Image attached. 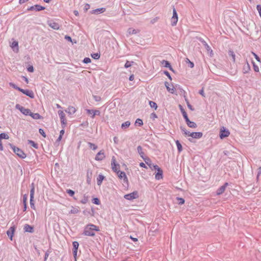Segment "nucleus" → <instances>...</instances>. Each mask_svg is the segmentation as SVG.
<instances>
[{"label":"nucleus","instance_id":"nucleus-1","mask_svg":"<svg viewBox=\"0 0 261 261\" xmlns=\"http://www.w3.org/2000/svg\"><path fill=\"white\" fill-rule=\"evenodd\" d=\"M99 230L98 226L90 223L87 224L84 227L83 234L85 236L94 237L95 235V232L99 231Z\"/></svg>","mask_w":261,"mask_h":261},{"label":"nucleus","instance_id":"nucleus-2","mask_svg":"<svg viewBox=\"0 0 261 261\" xmlns=\"http://www.w3.org/2000/svg\"><path fill=\"white\" fill-rule=\"evenodd\" d=\"M9 145L10 148L12 149L13 152L20 158L23 159L26 158V154L23 152V151L21 149L16 147V146L12 144H9Z\"/></svg>","mask_w":261,"mask_h":261},{"label":"nucleus","instance_id":"nucleus-3","mask_svg":"<svg viewBox=\"0 0 261 261\" xmlns=\"http://www.w3.org/2000/svg\"><path fill=\"white\" fill-rule=\"evenodd\" d=\"M34 194H35V184L34 182H32L31 185L30 203L31 207L33 210H35L36 207L35 206V201L34 200Z\"/></svg>","mask_w":261,"mask_h":261},{"label":"nucleus","instance_id":"nucleus-4","mask_svg":"<svg viewBox=\"0 0 261 261\" xmlns=\"http://www.w3.org/2000/svg\"><path fill=\"white\" fill-rule=\"evenodd\" d=\"M116 173L117 174L118 177L123 180V185L124 187L127 188L129 185V182L125 173L124 171L120 170H119Z\"/></svg>","mask_w":261,"mask_h":261},{"label":"nucleus","instance_id":"nucleus-5","mask_svg":"<svg viewBox=\"0 0 261 261\" xmlns=\"http://www.w3.org/2000/svg\"><path fill=\"white\" fill-rule=\"evenodd\" d=\"M154 170H156L157 172L155 174V178L157 180L162 179L163 177V171L162 169L159 167L157 165L153 166Z\"/></svg>","mask_w":261,"mask_h":261},{"label":"nucleus","instance_id":"nucleus-6","mask_svg":"<svg viewBox=\"0 0 261 261\" xmlns=\"http://www.w3.org/2000/svg\"><path fill=\"white\" fill-rule=\"evenodd\" d=\"M15 108L18 110L22 114L25 116H30L31 114V110L29 109L25 108L24 107L20 106L19 104H16Z\"/></svg>","mask_w":261,"mask_h":261},{"label":"nucleus","instance_id":"nucleus-7","mask_svg":"<svg viewBox=\"0 0 261 261\" xmlns=\"http://www.w3.org/2000/svg\"><path fill=\"white\" fill-rule=\"evenodd\" d=\"M173 7V16L171 18V24L172 26L176 25L178 21V14L174 6Z\"/></svg>","mask_w":261,"mask_h":261},{"label":"nucleus","instance_id":"nucleus-8","mask_svg":"<svg viewBox=\"0 0 261 261\" xmlns=\"http://www.w3.org/2000/svg\"><path fill=\"white\" fill-rule=\"evenodd\" d=\"M45 9V8L43 6H42L40 5L36 4L34 6H32L27 9V11H35L36 12L40 11L42 10H44Z\"/></svg>","mask_w":261,"mask_h":261},{"label":"nucleus","instance_id":"nucleus-9","mask_svg":"<svg viewBox=\"0 0 261 261\" xmlns=\"http://www.w3.org/2000/svg\"><path fill=\"white\" fill-rule=\"evenodd\" d=\"M230 134V132L229 130L226 128L224 127H222L221 128L219 133V137L220 139H223L227 137H228Z\"/></svg>","mask_w":261,"mask_h":261},{"label":"nucleus","instance_id":"nucleus-10","mask_svg":"<svg viewBox=\"0 0 261 261\" xmlns=\"http://www.w3.org/2000/svg\"><path fill=\"white\" fill-rule=\"evenodd\" d=\"M139 197L138 193L137 191H134L133 192L125 194L124 196V198L128 200H132L133 199H136Z\"/></svg>","mask_w":261,"mask_h":261},{"label":"nucleus","instance_id":"nucleus-11","mask_svg":"<svg viewBox=\"0 0 261 261\" xmlns=\"http://www.w3.org/2000/svg\"><path fill=\"white\" fill-rule=\"evenodd\" d=\"M111 166H112V170L114 172H117L120 169V165L116 163V159L114 156L112 157V162H111Z\"/></svg>","mask_w":261,"mask_h":261},{"label":"nucleus","instance_id":"nucleus-12","mask_svg":"<svg viewBox=\"0 0 261 261\" xmlns=\"http://www.w3.org/2000/svg\"><path fill=\"white\" fill-rule=\"evenodd\" d=\"M47 24L54 30H58L60 29V24L54 20H47Z\"/></svg>","mask_w":261,"mask_h":261},{"label":"nucleus","instance_id":"nucleus-13","mask_svg":"<svg viewBox=\"0 0 261 261\" xmlns=\"http://www.w3.org/2000/svg\"><path fill=\"white\" fill-rule=\"evenodd\" d=\"M16 228V227L15 225H14L11 226L7 231V234L8 235V237L9 238L11 241L13 240V238L14 236V233L15 231Z\"/></svg>","mask_w":261,"mask_h":261},{"label":"nucleus","instance_id":"nucleus-14","mask_svg":"<svg viewBox=\"0 0 261 261\" xmlns=\"http://www.w3.org/2000/svg\"><path fill=\"white\" fill-rule=\"evenodd\" d=\"M19 91L22 92L23 94L26 95L27 96H29V97L31 98H34V94L33 91L29 89H23L22 88H20V89H19Z\"/></svg>","mask_w":261,"mask_h":261},{"label":"nucleus","instance_id":"nucleus-15","mask_svg":"<svg viewBox=\"0 0 261 261\" xmlns=\"http://www.w3.org/2000/svg\"><path fill=\"white\" fill-rule=\"evenodd\" d=\"M72 252L73 256L75 258H76L77 253V249L79 246V243L77 241H74L72 242Z\"/></svg>","mask_w":261,"mask_h":261},{"label":"nucleus","instance_id":"nucleus-16","mask_svg":"<svg viewBox=\"0 0 261 261\" xmlns=\"http://www.w3.org/2000/svg\"><path fill=\"white\" fill-rule=\"evenodd\" d=\"M228 185V182H225L223 186L219 187L216 191L217 195H220L223 194L224 192V191L226 189V188L227 187V186Z\"/></svg>","mask_w":261,"mask_h":261},{"label":"nucleus","instance_id":"nucleus-17","mask_svg":"<svg viewBox=\"0 0 261 261\" xmlns=\"http://www.w3.org/2000/svg\"><path fill=\"white\" fill-rule=\"evenodd\" d=\"M105 158L104 152L102 150L99 151L96 155L95 160L96 161H102Z\"/></svg>","mask_w":261,"mask_h":261},{"label":"nucleus","instance_id":"nucleus-18","mask_svg":"<svg viewBox=\"0 0 261 261\" xmlns=\"http://www.w3.org/2000/svg\"><path fill=\"white\" fill-rule=\"evenodd\" d=\"M23 230L24 232L33 233L34 231V228L33 226L25 224L24 225Z\"/></svg>","mask_w":261,"mask_h":261},{"label":"nucleus","instance_id":"nucleus-19","mask_svg":"<svg viewBox=\"0 0 261 261\" xmlns=\"http://www.w3.org/2000/svg\"><path fill=\"white\" fill-rule=\"evenodd\" d=\"M92 172L90 169H88L86 175V182L87 184L90 185L91 182Z\"/></svg>","mask_w":261,"mask_h":261},{"label":"nucleus","instance_id":"nucleus-20","mask_svg":"<svg viewBox=\"0 0 261 261\" xmlns=\"http://www.w3.org/2000/svg\"><path fill=\"white\" fill-rule=\"evenodd\" d=\"M251 70L250 66L247 61V60H246V63L244 65L243 67V72L245 74L249 72V71Z\"/></svg>","mask_w":261,"mask_h":261},{"label":"nucleus","instance_id":"nucleus-21","mask_svg":"<svg viewBox=\"0 0 261 261\" xmlns=\"http://www.w3.org/2000/svg\"><path fill=\"white\" fill-rule=\"evenodd\" d=\"M165 85L166 89L168 92H169L170 93H171L172 94L174 93L175 89L172 84L170 86L169 84L168 83V82H165Z\"/></svg>","mask_w":261,"mask_h":261},{"label":"nucleus","instance_id":"nucleus-22","mask_svg":"<svg viewBox=\"0 0 261 261\" xmlns=\"http://www.w3.org/2000/svg\"><path fill=\"white\" fill-rule=\"evenodd\" d=\"M161 64L164 67L168 68L170 70L174 72L172 66L171 65L170 62L166 60H163L161 62Z\"/></svg>","mask_w":261,"mask_h":261},{"label":"nucleus","instance_id":"nucleus-23","mask_svg":"<svg viewBox=\"0 0 261 261\" xmlns=\"http://www.w3.org/2000/svg\"><path fill=\"white\" fill-rule=\"evenodd\" d=\"M202 132H192L190 134V137L194 139H200L202 137Z\"/></svg>","mask_w":261,"mask_h":261},{"label":"nucleus","instance_id":"nucleus-24","mask_svg":"<svg viewBox=\"0 0 261 261\" xmlns=\"http://www.w3.org/2000/svg\"><path fill=\"white\" fill-rule=\"evenodd\" d=\"M105 8H100L92 10L90 13L91 14H100L106 11Z\"/></svg>","mask_w":261,"mask_h":261},{"label":"nucleus","instance_id":"nucleus-25","mask_svg":"<svg viewBox=\"0 0 261 261\" xmlns=\"http://www.w3.org/2000/svg\"><path fill=\"white\" fill-rule=\"evenodd\" d=\"M143 160L151 169H153V166H154L155 165L152 163L151 160L147 156L146 158H145V159H144Z\"/></svg>","mask_w":261,"mask_h":261},{"label":"nucleus","instance_id":"nucleus-26","mask_svg":"<svg viewBox=\"0 0 261 261\" xmlns=\"http://www.w3.org/2000/svg\"><path fill=\"white\" fill-rule=\"evenodd\" d=\"M179 108L181 113H182V115L183 116V117H184L185 121L188 120L189 119V117L188 116V115H187L186 112L185 111V109H184V108L180 105H179Z\"/></svg>","mask_w":261,"mask_h":261},{"label":"nucleus","instance_id":"nucleus-27","mask_svg":"<svg viewBox=\"0 0 261 261\" xmlns=\"http://www.w3.org/2000/svg\"><path fill=\"white\" fill-rule=\"evenodd\" d=\"M76 111V109L74 107L71 106H69L67 110H65V112L69 115H72L74 114Z\"/></svg>","mask_w":261,"mask_h":261},{"label":"nucleus","instance_id":"nucleus-28","mask_svg":"<svg viewBox=\"0 0 261 261\" xmlns=\"http://www.w3.org/2000/svg\"><path fill=\"white\" fill-rule=\"evenodd\" d=\"M105 176L102 174H99L97 177V184L98 186H100L102 181L105 179Z\"/></svg>","mask_w":261,"mask_h":261},{"label":"nucleus","instance_id":"nucleus-29","mask_svg":"<svg viewBox=\"0 0 261 261\" xmlns=\"http://www.w3.org/2000/svg\"><path fill=\"white\" fill-rule=\"evenodd\" d=\"M137 151L143 160L145 159V158L147 157L145 155L144 152L143 151V148L141 146H138L137 147Z\"/></svg>","mask_w":261,"mask_h":261},{"label":"nucleus","instance_id":"nucleus-30","mask_svg":"<svg viewBox=\"0 0 261 261\" xmlns=\"http://www.w3.org/2000/svg\"><path fill=\"white\" fill-rule=\"evenodd\" d=\"M32 118L35 120L41 119L43 118V117L41 116L39 113H33L31 112L30 115Z\"/></svg>","mask_w":261,"mask_h":261},{"label":"nucleus","instance_id":"nucleus-31","mask_svg":"<svg viewBox=\"0 0 261 261\" xmlns=\"http://www.w3.org/2000/svg\"><path fill=\"white\" fill-rule=\"evenodd\" d=\"M186 122L188 126L191 128H196L197 126L195 122L190 121L189 119L186 121Z\"/></svg>","mask_w":261,"mask_h":261},{"label":"nucleus","instance_id":"nucleus-32","mask_svg":"<svg viewBox=\"0 0 261 261\" xmlns=\"http://www.w3.org/2000/svg\"><path fill=\"white\" fill-rule=\"evenodd\" d=\"M175 143L177 146V150L179 153L181 152L182 150V147L181 143L178 140L175 141Z\"/></svg>","mask_w":261,"mask_h":261},{"label":"nucleus","instance_id":"nucleus-33","mask_svg":"<svg viewBox=\"0 0 261 261\" xmlns=\"http://www.w3.org/2000/svg\"><path fill=\"white\" fill-rule=\"evenodd\" d=\"M28 143L32 145L34 148L36 149L38 148V144L33 140H28Z\"/></svg>","mask_w":261,"mask_h":261},{"label":"nucleus","instance_id":"nucleus-34","mask_svg":"<svg viewBox=\"0 0 261 261\" xmlns=\"http://www.w3.org/2000/svg\"><path fill=\"white\" fill-rule=\"evenodd\" d=\"M130 125V122L128 121H125L122 123L121 124V128L122 129H126L128 128Z\"/></svg>","mask_w":261,"mask_h":261},{"label":"nucleus","instance_id":"nucleus-35","mask_svg":"<svg viewBox=\"0 0 261 261\" xmlns=\"http://www.w3.org/2000/svg\"><path fill=\"white\" fill-rule=\"evenodd\" d=\"M80 212L79 207L72 206L71 210L69 212V214H77Z\"/></svg>","mask_w":261,"mask_h":261},{"label":"nucleus","instance_id":"nucleus-36","mask_svg":"<svg viewBox=\"0 0 261 261\" xmlns=\"http://www.w3.org/2000/svg\"><path fill=\"white\" fill-rule=\"evenodd\" d=\"M228 54L229 56H230L232 58V61L233 62H234L235 60H236V59H235L236 55H235V54L234 53V52L231 50H229L228 52Z\"/></svg>","mask_w":261,"mask_h":261},{"label":"nucleus","instance_id":"nucleus-37","mask_svg":"<svg viewBox=\"0 0 261 261\" xmlns=\"http://www.w3.org/2000/svg\"><path fill=\"white\" fill-rule=\"evenodd\" d=\"M135 124L137 126H141L143 124V120L141 119L138 118L136 119Z\"/></svg>","mask_w":261,"mask_h":261},{"label":"nucleus","instance_id":"nucleus-38","mask_svg":"<svg viewBox=\"0 0 261 261\" xmlns=\"http://www.w3.org/2000/svg\"><path fill=\"white\" fill-rule=\"evenodd\" d=\"M149 104L151 108L154 109V110L157 109L158 105L155 102L152 101H149Z\"/></svg>","mask_w":261,"mask_h":261},{"label":"nucleus","instance_id":"nucleus-39","mask_svg":"<svg viewBox=\"0 0 261 261\" xmlns=\"http://www.w3.org/2000/svg\"><path fill=\"white\" fill-rule=\"evenodd\" d=\"M9 139V136L8 135L5 133H2L1 134H0V141H1L2 139Z\"/></svg>","mask_w":261,"mask_h":261},{"label":"nucleus","instance_id":"nucleus-40","mask_svg":"<svg viewBox=\"0 0 261 261\" xmlns=\"http://www.w3.org/2000/svg\"><path fill=\"white\" fill-rule=\"evenodd\" d=\"M176 200L177 201L178 204L179 205H182L185 203V200L184 198L181 197H176Z\"/></svg>","mask_w":261,"mask_h":261},{"label":"nucleus","instance_id":"nucleus-41","mask_svg":"<svg viewBox=\"0 0 261 261\" xmlns=\"http://www.w3.org/2000/svg\"><path fill=\"white\" fill-rule=\"evenodd\" d=\"M251 63L252 64L253 68L254 71L256 72H259L258 66L255 63V62L253 60H252Z\"/></svg>","mask_w":261,"mask_h":261},{"label":"nucleus","instance_id":"nucleus-42","mask_svg":"<svg viewBox=\"0 0 261 261\" xmlns=\"http://www.w3.org/2000/svg\"><path fill=\"white\" fill-rule=\"evenodd\" d=\"M92 202L93 203L96 204V205H99L100 204V201L99 198L95 197L92 199Z\"/></svg>","mask_w":261,"mask_h":261},{"label":"nucleus","instance_id":"nucleus-43","mask_svg":"<svg viewBox=\"0 0 261 261\" xmlns=\"http://www.w3.org/2000/svg\"><path fill=\"white\" fill-rule=\"evenodd\" d=\"M58 115L60 118V119H65V115L64 114V113L63 112V111L62 110H59L58 111Z\"/></svg>","mask_w":261,"mask_h":261},{"label":"nucleus","instance_id":"nucleus-44","mask_svg":"<svg viewBox=\"0 0 261 261\" xmlns=\"http://www.w3.org/2000/svg\"><path fill=\"white\" fill-rule=\"evenodd\" d=\"M88 146L89 147L92 149V150H96L97 148V145H96L95 144L92 143H91V142H88Z\"/></svg>","mask_w":261,"mask_h":261},{"label":"nucleus","instance_id":"nucleus-45","mask_svg":"<svg viewBox=\"0 0 261 261\" xmlns=\"http://www.w3.org/2000/svg\"><path fill=\"white\" fill-rule=\"evenodd\" d=\"M100 54L98 53L91 54L92 58L95 60L99 59L100 58Z\"/></svg>","mask_w":261,"mask_h":261},{"label":"nucleus","instance_id":"nucleus-46","mask_svg":"<svg viewBox=\"0 0 261 261\" xmlns=\"http://www.w3.org/2000/svg\"><path fill=\"white\" fill-rule=\"evenodd\" d=\"M186 62L188 64L189 67L190 68H193L194 66V64L193 62H191L188 58H186Z\"/></svg>","mask_w":261,"mask_h":261},{"label":"nucleus","instance_id":"nucleus-47","mask_svg":"<svg viewBox=\"0 0 261 261\" xmlns=\"http://www.w3.org/2000/svg\"><path fill=\"white\" fill-rule=\"evenodd\" d=\"M9 86L11 87H12L13 88L19 91V89H20L21 88L18 87L16 84H15L14 83H12V82H10L9 83Z\"/></svg>","mask_w":261,"mask_h":261},{"label":"nucleus","instance_id":"nucleus-48","mask_svg":"<svg viewBox=\"0 0 261 261\" xmlns=\"http://www.w3.org/2000/svg\"><path fill=\"white\" fill-rule=\"evenodd\" d=\"M93 114L91 117L94 118L96 115L99 116L100 115V112L98 110H94Z\"/></svg>","mask_w":261,"mask_h":261},{"label":"nucleus","instance_id":"nucleus-49","mask_svg":"<svg viewBox=\"0 0 261 261\" xmlns=\"http://www.w3.org/2000/svg\"><path fill=\"white\" fill-rule=\"evenodd\" d=\"M88 201V197L84 195L83 198L81 200V202L83 204H86Z\"/></svg>","mask_w":261,"mask_h":261},{"label":"nucleus","instance_id":"nucleus-50","mask_svg":"<svg viewBox=\"0 0 261 261\" xmlns=\"http://www.w3.org/2000/svg\"><path fill=\"white\" fill-rule=\"evenodd\" d=\"M134 62L133 61H127L124 65V67L125 68H128L129 67H130L132 64L134 63Z\"/></svg>","mask_w":261,"mask_h":261},{"label":"nucleus","instance_id":"nucleus-51","mask_svg":"<svg viewBox=\"0 0 261 261\" xmlns=\"http://www.w3.org/2000/svg\"><path fill=\"white\" fill-rule=\"evenodd\" d=\"M11 47L12 48H17V49H18V43L16 41H14L12 43V44L11 45Z\"/></svg>","mask_w":261,"mask_h":261},{"label":"nucleus","instance_id":"nucleus-52","mask_svg":"<svg viewBox=\"0 0 261 261\" xmlns=\"http://www.w3.org/2000/svg\"><path fill=\"white\" fill-rule=\"evenodd\" d=\"M128 31H129V33L130 34H136L138 33L139 32V30H138L133 29L131 28H129L128 29Z\"/></svg>","mask_w":261,"mask_h":261},{"label":"nucleus","instance_id":"nucleus-53","mask_svg":"<svg viewBox=\"0 0 261 261\" xmlns=\"http://www.w3.org/2000/svg\"><path fill=\"white\" fill-rule=\"evenodd\" d=\"M66 193L71 197H73L75 193L74 191L71 189L66 190Z\"/></svg>","mask_w":261,"mask_h":261},{"label":"nucleus","instance_id":"nucleus-54","mask_svg":"<svg viewBox=\"0 0 261 261\" xmlns=\"http://www.w3.org/2000/svg\"><path fill=\"white\" fill-rule=\"evenodd\" d=\"M28 194L23 195L22 203L23 204H27Z\"/></svg>","mask_w":261,"mask_h":261},{"label":"nucleus","instance_id":"nucleus-55","mask_svg":"<svg viewBox=\"0 0 261 261\" xmlns=\"http://www.w3.org/2000/svg\"><path fill=\"white\" fill-rule=\"evenodd\" d=\"M91 60L90 59V58H88V57L85 58L83 61V62L85 64H88V63H91Z\"/></svg>","mask_w":261,"mask_h":261},{"label":"nucleus","instance_id":"nucleus-56","mask_svg":"<svg viewBox=\"0 0 261 261\" xmlns=\"http://www.w3.org/2000/svg\"><path fill=\"white\" fill-rule=\"evenodd\" d=\"M39 133L40 135H41L44 138H45L46 137V134L45 132L44 131L43 129L42 128H39Z\"/></svg>","mask_w":261,"mask_h":261},{"label":"nucleus","instance_id":"nucleus-57","mask_svg":"<svg viewBox=\"0 0 261 261\" xmlns=\"http://www.w3.org/2000/svg\"><path fill=\"white\" fill-rule=\"evenodd\" d=\"M61 125H62V126L63 127V128H64L66 125V118L65 119H61Z\"/></svg>","mask_w":261,"mask_h":261},{"label":"nucleus","instance_id":"nucleus-58","mask_svg":"<svg viewBox=\"0 0 261 261\" xmlns=\"http://www.w3.org/2000/svg\"><path fill=\"white\" fill-rule=\"evenodd\" d=\"M163 73L165 75H166L168 77V79L170 80H172L171 76L170 73L168 71L165 70V71H164Z\"/></svg>","mask_w":261,"mask_h":261},{"label":"nucleus","instance_id":"nucleus-59","mask_svg":"<svg viewBox=\"0 0 261 261\" xmlns=\"http://www.w3.org/2000/svg\"><path fill=\"white\" fill-rule=\"evenodd\" d=\"M93 99L96 101H99L101 100V97L99 96L98 95H93Z\"/></svg>","mask_w":261,"mask_h":261},{"label":"nucleus","instance_id":"nucleus-60","mask_svg":"<svg viewBox=\"0 0 261 261\" xmlns=\"http://www.w3.org/2000/svg\"><path fill=\"white\" fill-rule=\"evenodd\" d=\"M252 55L254 56V58H255V59L259 62H260V59L259 58V57L257 56V54H256L255 53L252 51Z\"/></svg>","mask_w":261,"mask_h":261},{"label":"nucleus","instance_id":"nucleus-61","mask_svg":"<svg viewBox=\"0 0 261 261\" xmlns=\"http://www.w3.org/2000/svg\"><path fill=\"white\" fill-rule=\"evenodd\" d=\"M27 70L30 72H33L34 71V68L32 65H30L28 67Z\"/></svg>","mask_w":261,"mask_h":261},{"label":"nucleus","instance_id":"nucleus-62","mask_svg":"<svg viewBox=\"0 0 261 261\" xmlns=\"http://www.w3.org/2000/svg\"><path fill=\"white\" fill-rule=\"evenodd\" d=\"M199 94H200L202 96H203L204 97H205V95L204 92V88H202L201 89H200L199 91Z\"/></svg>","mask_w":261,"mask_h":261},{"label":"nucleus","instance_id":"nucleus-63","mask_svg":"<svg viewBox=\"0 0 261 261\" xmlns=\"http://www.w3.org/2000/svg\"><path fill=\"white\" fill-rule=\"evenodd\" d=\"M158 117L157 115L153 112L150 114V118L152 120H154L155 118H156Z\"/></svg>","mask_w":261,"mask_h":261},{"label":"nucleus","instance_id":"nucleus-64","mask_svg":"<svg viewBox=\"0 0 261 261\" xmlns=\"http://www.w3.org/2000/svg\"><path fill=\"white\" fill-rule=\"evenodd\" d=\"M86 111L88 114L91 115V116L94 113V110L86 109Z\"/></svg>","mask_w":261,"mask_h":261}]
</instances>
